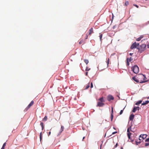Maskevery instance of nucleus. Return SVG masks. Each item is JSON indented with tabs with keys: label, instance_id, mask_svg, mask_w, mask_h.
Returning a JSON list of instances; mask_svg holds the SVG:
<instances>
[{
	"label": "nucleus",
	"instance_id": "obj_51",
	"mask_svg": "<svg viewBox=\"0 0 149 149\" xmlns=\"http://www.w3.org/2000/svg\"><path fill=\"white\" fill-rule=\"evenodd\" d=\"M147 98V99H149V97H148Z\"/></svg>",
	"mask_w": 149,
	"mask_h": 149
},
{
	"label": "nucleus",
	"instance_id": "obj_16",
	"mask_svg": "<svg viewBox=\"0 0 149 149\" xmlns=\"http://www.w3.org/2000/svg\"><path fill=\"white\" fill-rule=\"evenodd\" d=\"M85 43V42L83 40H81L79 42V43L80 45L81 44H84Z\"/></svg>",
	"mask_w": 149,
	"mask_h": 149
},
{
	"label": "nucleus",
	"instance_id": "obj_48",
	"mask_svg": "<svg viewBox=\"0 0 149 149\" xmlns=\"http://www.w3.org/2000/svg\"><path fill=\"white\" fill-rule=\"evenodd\" d=\"M1 149H5V148L2 147Z\"/></svg>",
	"mask_w": 149,
	"mask_h": 149
},
{
	"label": "nucleus",
	"instance_id": "obj_27",
	"mask_svg": "<svg viewBox=\"0 0 149 149\" xmlns=\"http://www.w3.org/2000/svg\"><path fill=\"white\" fill-rule=\"evenodd\" d=\"M141 40V39H140V38L139 37L137 38L136 39V40L137 41H140V40Z\"/></svg>",
	"mask_w": 149,
	"mask_h": 149
},
{
	"label": "nucleus",
	"instance_id": "obj_54",
	"mask_svg": "<svg viewBox=\"0 0 149 149\" xmlns=\"http://www.w3.org/2000/svg\"><path fill=\"white\" fill-rule=\"evenodd\" d=\"M113 15H112V18H113Z\"/></svg>",
	"mask_w": 149,
	"mask_h": 149
},
{
	"label": "nucleus",
	"instance_id": "obj_18",
	"mask_svg": "<svg viewBox=\"0 0 149 149\" xmlns=\"http://www.w3.org/2000/svg\"><path fill=\"white\" fill-rule=\"evenodd\" d=\"M141 102H142V101H141V100L139 101H138V102H136L135 103V104L136 105H138L139 104H141Z\"/></svg>",
	"mask_w": 149,
	"mask_h": 149
},
{
	"label": "nucleus",
	"instance_id": "obj_26",
	"mask_svg": "<svg viewBox=\"0 0 149 149\" xmlns=\"http://www.w3.org/2000/svg\"><path fill=\"white\" fill-rule=\"evenodd\" d=\"M125 109V108H124L123 109V110H121L120 112V115H121L123 113V110L124 109Z\"/></svg>",
	"mask_w": 149,
	"mask_h": 149
},
{
	"label": "nucleus",
	"instance_id": "obj_55",
	"mask_svg": "<svg viewBox=\"0 0 149 149\" xmlns=\"http://www.w3.org/2000/svg\"><path fill=\"white\" fill-rule=\"evenodd\" d=\"M113 15H112V18H113Z\"/></svg>",
	"mask_w": 149,
	"mask_h": 149
},
{
	"label": "nucleus",
	"instance_id": "obj_9",
	"mask_svg": "<svg viewBox=\"0 0 149 149\" xmlns=\"http://www.w3.org/2000/svg\"><path fill=\"white\" fill-rule=\"evenodd\" d=\"M132 58L131 57H130L129 58H127V66H128L129 65V62L131 61L132 60Z\"/></svg>",
	"mask_w": 149,
	"mask_h": 149
},
{
	"label": "nucleus",
	"instance_id": "obj_49",
	"mask_svg": "<svg viewBox=\"0 0 149 149\" xmlns=\"http://www.w3.org/2000/svg\"><path fill=\"white\" fill-rule=\"evenodd\" d=\"M121 149H123V148L122 147H121Z\"/></svg>",
	"mask_w": 149,
	"mask_h": 149
},
{
	"label": "nucleus",
	"instance_id": "obj_46",
	"mask_svg": "<svg viewBox=\"0 0 149 149\" xmlns=\"http://www.w3.org/2000/svg\"><path fill=\"white\" fill-rule=\"evenodd\" d=\"M133 54V53H130V56H132V55Z\"/></svg>",
	"mask_w": 149,
	"mask_h": 149
},
{
	"label": "nucleus",
	"instance_id": "obj_34",
	"mask_svg": "<svg viewBox=\"0 0 149 149\" xmlns=\"http://www.w3.org/2000/svg\"><path fill=\"white\" fill-rule=\"evenodd\" d=\"M111 114H113V107H112V110H111Z\"/></svg>",
	"mask_w": 149,
	"mask_h": 149
},
{
	"label": "nucleus",
	"instance_id": "obj_19",
	"mask_svg": "<svg viewBox=\"0 0 149 149\" xmlns=\"http://www.w3.org/2000/svg\"><path fill=\"white\" fill-rule=\"evenodd\" d=\"M47 117L46 116H45L44 118L42 119V121H46L47 119Z\"/></svg>",
	"mask_w": 149,
	"mask_h": 149
},
{
	"label": "nucleus",
	"instance_id": "obj_29",
	"mask_svg": "<svg viewBox=\"0 0 149 149\" xmlns=\"http://www.w3.org/2000/svg\"><path fill=\"white\" fill-rule=\"evenodd\" d=\"M111 121H112L113 118V114H111Z\"/></svg>",
	"mask_w": 149,
	"mask_h": 149
},
{
	"label": "nucleus",
	"instance_id": "obj_53",
	"mask_svg": "<svg viewBox=\"0 0 149 149\" xmlns=\"http://www.w3.org/2000/svg\"><path fill=\"white\" fill-rule=\"evenodd\" d=\"M113 15H112V18H113Z\"/></svg>",
	"mask_w": 149,
	"mask_h": 149
},
{
	"label": "nucleus",
	"instance_id": "obj_42",
	"mask_svg": "<svg viewBox=\"0 0 149 149\" xmlns=\"http://www.w3.org/2000/svg\"><path fill=\"white\" fill-rule=\"evenodd\" d=\"M134 6H135L137 8H139V6L138 5H137L135 4V5H134Z\"/></svg>",
	"mask_w": 149,
	"mask_h": 149
},
{
	"label": "nucleus",
	"instance_id": "obj_41",
	"mask_svg": "<svg viewBox=\"0 0 149 149\" xmlns=\"http://www.w3.org/2000/svg\"><path fill=\"white\" fill-rule=\"evenodd\" d=\"M51 133V132H49L48 133V136H49L50 135Z\"/></svg>",
	"mask_w": 149,
	"mask_h": 149
},
{
	"label": "nucleus",
	"instance_id": "obj_11",
	"mask_svg": "<svg viewBox=\"0 0 149 149\" xmlns=\"http://www.w3.org/2000/svg\"><path fill=\"white\" fill-rule=\"evenodd\" d=\"M93 33V28H91L89 30L88 35H90Z\"/></svg>",
	"mask_w": 149,
	"mask_h": 149
},
{
	"label": "nucleus",
	"instance_id": "obj_35",
	"mask_svg": "<svg viewBox=\"0 0 149 149\" xmlns=\"http://www.w3.org/2000/svg\"><path fill=\"white\" fill-rule=\"evenodd\" d=\"M118 143H116V144L114 146V148H115L116 147H117L118 146Z\"/></svg>",
	"mask_w": 149,
	"mask_h": 149
},
{
	"label": "nucleus",
	"instance_id": "obj_6",
	"mask_svg": "<svg viewBox=\"0 0 149 149\" xmlns=\"http://www.w3.org/2000/svg\"><path fill=\"white\" fill-rule=\"evenodd\" d=\"M34 104V101L32 100L31 101L30 103L29 104L28 106L25 109V110L26 111H27L28 109L31 106Z\"/></svg>",
	"mask_w": 149,
	"mask_h": 149
},
{
	"label": "nucleus",
	"instance_id": "obj_50",
	"mask_svg": "<svg viewBox=\"0 0 149 149\" xmlns=\"http://www.w3.org/2000/svg\"><path fill=\"white\" fill-rule=\"evenodd\" d=\"M127 2V4H128V2H127H127Z\"/></svg>",
	"mask_w": 149,
	"mask_h": 149
},
{
	"label": "nucleus",
	"instance_id": "obj_56",
	"mask_svg": "<svg viewBox=\"0 0 149 149\" xmlns=\"http://www.w3.org/2000/svg\"><path fill=\"white\" fill-rule=\"evenodd\" d=\"M125 4H127V2H126L125 3Z\"/></svg>",
	"mask_w": 149,
	"mask_h": 149
},
{
	"label": "nucleus",
	"instance_id": "obj_24",
	"mask_svg": "<svg viewBox=\"0 0 149 149\" xmlns=\"http://www.w3.org/2000/svg\"><path fill=\"white\" fill-rule=\"evenodd\" d=\"M90 87V84L88 83V85L86 86V88H85V89H88Z\"/></svg>",
	"mask_w": 149,
	"mask_h": 149
},
{
	"label": "nucleus",
	"instance_id": "obj_45",
	"mask_svg": "<svg viewBox=\"0 0 149 149\" xmlns=\"http://www.w3.org/2000/svg\"><path fill=\"white\" fill-rule=\"evenodd\" d=\"M147 47L148 48H149V44H148L147 45Z\"/></svg>",
	"mask_w": 149,
	"mask_h": 149
},
{
	"label": "nucleus",
	"instance_id": "obj_22",
	"mask_svg": "<svg viewBox=\"0 0 149 149\" xmlns=\"http://www.w3.org/2000/svg\"><path fill=\"white\" fill-rule=\"evenodd\" d=\"M40 141H41V140L42 139V132H41L40 133Z\"/></svg>",
	"mask_w": 149,
	"mask_h": 149
},
{
	"label": "nucleus",
	"instance_id": "obj_10",
	"mask_svg": "<svg viewBox=\"0 0 149 149\" xmlns=\"http://www.w3.org/2000/svg\"><path fill=\"white\" fill-rule=\"evenodd\" d=\"M139 107H134L133 109L132 112L134 113L135 112L136 110H139Z\"/></svg>",
	"mask_w": 149,
	"mask_h": 149
},
{
	"label": "nucleus",
	"instance_id": "obj_21",
	"mask_svg": "<svg viewBox=\"0 0 149 149\" xmlns=\"http://www.w3.org/2000/svg\"><path fill=\"white\" fill-rule=\"evenodd\" d=\"M40 125L42 127V130H43L44 129L43 123L42 122H41Z\"/></svg>",
	"mask_w": 149,
	"mask_h": 149
},
{
	"label": "nucleus",
	"instance_id": "obj_8",
	"mask_svg": "<svg viewBox=\"0 0 149 149\" xmlns=\"http://www.w3.org/2000/svg\"><path fill=\"white\" fill-rule=\"evenodd\" d=\"M107 100L110 101L111 100H113L114 99L113 97L111 95H108L107 97Z\"/></svg>",
	"mask_w": 149,
	"mask_h": 149
},
{
	"label": "nucleus",
	"instance_id": "obj_36",
	"mask_svg": "<svg viewBox=\"0 0 149 149\" xmlns=\"http://www.w3.org/2000/svg\"><path fill=\"white\" fill-rule=\"evenodd\" d=\"M139 37L141 39H142L143 37V35H141Z\"/></svg>",
	"mask_w": 149,
	"mask_h": 149
},
{
	"label": "nucleus",
	"instance_id": "obj_13",
	"mask_svg": "<svg viewBox=\"0 0 149 149\" xmlns=\"http://www.w3.org/2000/svg\"><path fill=\"white\" fill-rule=\"evenodd\" d=\"M134 117V115L133 114H131L130 116V120H133Z\"/></svg>",
	"mask_w": 149,
	"mask_h": 149
},
{
	"label": "nucleus",
	"instance_id": "obj_2",
	"mask_svg": "<svg viewBox=\"0 0 149 149\" xmlns=\"http://www.w3.org/2000/svg\"><path fill=\"white\" fill-rule=\"evenodd\" d=\"M132 70L134 73L136 74L139 72V68L137 65H135L132 68Z\"/></svg>",
	"mask_w": 149,
	"mask_h": 149
},
{
	"label": "nucleus",
	"instance_id": "obj_47",
	"mask_svg": "<svg viewBox=\"0 0 149 149\" xmlns=\"http://www.w3.org/2000/svg\"><path fill=\"white\" fill-rule=\"evenodd\" d=\"M85 138V136H84V137H83V139H82V141H83V140Z\"/></svg>",
	"mask_w": 149,
	"mask_h": 149
},
{
	"label": "nucleus",
	"instance_id": "obj_43",
	"mask_svg": "<svg viewBox=\"0 0 149 149\" xmlns=\"http://www.w3.org/2000/svg\"><path fill=\"white\" fill-rule=\"evenodd\" d=\"M127 132L128 133L130 132L129 128H128L127 129Z\"/></svg>",
	"mask_w": 149,
	"mask_h": 149
},
{
	"label": "nucleus",
	"instance_id": "obj_7",
	"mask_svg": "<svg viewBox=\"0 0 149 149\" xmlns=\"http://www.w3.org/2000/svg\"><path fill=\"white\" fill-rule=\"evenodd\" d=\"M147 136L146 134L141 135L140 136L139 139L140 140H143L145 139Z\"/></svg>",
	"mask_w": 149,
	"mask_h": 149
},
{
	"label": "nucleus",
	"instance_id": "obj_15",
	"mask_svg": "<svg viewBox=\"0 0 149 149\" xmlns=\"http://www.w3.org/2000/svg\"><path fill=\"white\" fill-rule=\"evenodd\" d=\"M149 102V101H146L145 102H144L142 104V105H145L148 104Z\"/></svg>",
	"mask_w": 149,
	"mask_h": 149
},
{
	"label": "nucleus",
	"instance_id": "obj_30",
	"mask_svg": "<svg viewBox=\"0 0 149 149\" xmlns=\"http://www.w3.org/2000/svg\"><path fill=\"white\" fill-rule=\"evenodd\" d=\"M145 146H149V143H145Z\"/></svg>",
	"mask_w": 149,
	"mask_h": 149
},
{
	"label": "nucleus",
	"instance_id": "obj_5",
	"mask_svg": "<svg viewBox=\"0 0 149 149\" xmlns=\"http://www.w3.org/2000/svg\"><path fill=\"white\" fill-rule=\"evenodd\" d=\"M141 77L143 79V81H141L139 82L141 83H145L147 81V80H146L147 79L146 76L145 75L142 74L141 75Z\"/></svg>",
	"mask_w": 149,
	"mask_h": 149
},
{
	"label": "nucleus",
	"instance_id": "obj_3",
	"mask_svg": "<svg viewBox=\"0 0 149 149\" xmlns=\"http://www.w3.org/2000/svg\"><path fill=\"white\" fill-rule=\"evenodd\" d=\"M139 43H136V42H134L131 45L130 48L132 49H133L134 48H137L139 49Z\"/></svg>",
	"mask_w": 149,
	"mask_h": 149
},
{
	"label": "nucleus",
	"instance_id": "obj_25",
	"mask_svg": "<svg viewBox=\"0 0 149 149\" xmlns=\"http://www.w3.org/2000/svg\"><path fill=\"white\" fill-rule=\"evenodd\" d=\"M90 70V68H89L88 67H86V71H88Z\"/></svg>",
	"mask_w": 149,
	"mask_h": 149
},
{
	"label": "nucleus",
	"instance_id": "obj_44",
	"mask_svg": "<svg viewBox=\"0 0 149 149\" xmlns=\"http://www.w3.org/2000/svg\"><path fill=\"white\" fill-rule=\"evenodd\" d=\"M88 72H86V76H88Z\"/></svg>",
	"mask_w": 149,
	"mask_h": 149
},
{
	"label": "nucleus",
	"instance_id": "obj_32",
	"mask_svg": "<svg viewBox=\"0 0 149 149\" xmlns=\"http://www.w3.org/2000/svg\"><path fill=\"white\" fill-rule=\"evenodd\" d=\"M146 142H149V138L145 140Z\"/></svg>",
	"mask_w": 149,
	"mask_h": 149
},
{
	"label": "nucleus",
	"instance_id": "obj_37",
	"mask_svg": "<svg viewBox=\"0 0 149 149\" xmlns=\"http://www.w3.org/2000/svg\"><path fill=\"white\" fill-rule=\"evenodd\" d=\"M139 37L141 39H142L143 37V35H141Z\"/></svg>",
	"mask_w": 149,
	"mask_h": 149
},
{
	"label": "nucleus",
	"instance_id": "obj_1",
	"mask_svg": "<svg viewBox=\"0 0 149 149\" xmlns=\"http://www.w3.org/2000/svg\"><path fill=\"white\" fill-rule=\"evenodd\" d=\"M99 101L97 103V106L99 107H102L105 105L104 102L105 100L103 97H102L98 99Z\"/></svg>",
	"mask_w": 149,
	"mask_h": 149
},
{
	"label": "nucleus",
	"instance_id": "obj_39",
	"mask_svg": "<svg viewBox=\"0 0 149 149\" xmlns=\"http://www.w3.org/2000/svg\"><path fill=\"white\" fill-rule=\"evenodd\" d=\"M117 132H113L112 133V134H115L116 133H117Z\"/></svg>",
	"mask_w": 149,
	"mask_h": 149
},
{
	"label": "nucleus",
	"instance_id": "obj_20",
	"mask_svg": "<svg viewBox=\"0 0 149 149\" xmlns=\"http://www.w3.org/2000/svg\"><path fill=\"white\" fill-rule=\"evenodd\" d=\"M84 61L87 65L88 63L89 62L88 60L86 59H84Z\"/></svg>",
	"mask_w": 149,
	"mask_h": 149
},
{
	"label": "nucleus",
	"instance_id": "obj_38",
	"mask_svg": "<svg viewBox=\"0 0 149 149\" xmlns=\"http://www.w3.org/2000/svg\"><path fill=\"white\" fill-rule=\"evenodd\" d=\"M88 35H87V34L86 35V37L85 38V39H88Z\"/></svg>",
	"mask_w": 149,
	"mask_h": 149
},
{
	"label": "nucleus",
	"instance_id": "obj_14",
	"mask_svg": "<svg viewBox=\"0 0 149 149\" xmlns=\"http://www.w3.org/2000/svg\"><path fill=\"white\" fill-rule=\"evenodd\" d=\"M132 79L136 82H139V80H138L135 77H133L132 78Z\"/></svg>",
	"mask_w": 149,
	"mask_h": 149
},
{
	"label": "nucleus",
	"instance_id": "obj_52",
	"mask_svg": "<svg viewBox=\"0 0 149 149\" xmlns=\"http://www.w3.org/2000/svg\"><path fill=\"white\" fill-rule=\"evenodd\" d=\"M113 15H112V18H113Z\"/></svg>",
	"mask_w": 149,
	"mask_h": 149
},
{
	"label": "nucleus",
	"instance_id": "obj_31",
	"mask_svg": "<svg viewBox=\"0 0 149 149\" xmlns=\"http://www.w3.org/2000/svg\"><path fill=\"white\" fill-rule=\"evenodd\" d=\"M6 143L5 142L4 143L2 146V147L5 148V146H6Z\"/></svg>",
	"mask_w": 149,
	"mask_h": 149
},
{
	"label": "nucleus",
	"instance_id": "obj_17",
	"mask_svg": "<svg viewBox=\"0 0 149 149\" xmlns=\"http://www.w3.org/2000/svg\"><path fill=\"white\" fill-rule=\"evenodd\" d=\"M131 135V133H130V132L127 133V136L129 139H130V136Z\"/></svg>",
	"mask_w": 149,
	"mask_h": 149
},
{
	"label": "nucleus",
	"instance_id": "obj_40",
	"mask_svg": "<svg viewBox=\"0 0 149 149\" xmlns=\"http://www.w3.org/2000/svg\"><path fill=\"white\" fill-rule=\"evenodd\" d=\"M141 143V141H139V142H137V141H136V143L138 144V143Z\"/></svg>",
	"mask_w": 149,
	"mask_h": 149
},
{
	"label": "nucleus",
	"instance_id": "obj_4",
	"mask_svg": "<svg viewBox=\"0 0 149 149\" xmlns=\"http://www.w3.org/2000/svg\"><path fill=\"white\" fill-rule=\"evenodd\" d=\"M146 47V44H142L139 47L138 49L141 51H143L145 49Z\"/></svg>",
	"mask_w": 149,
	"mask_h": 149
},
{
	"label": "nucleus",
	"instance_id": "obj_23",
	"mask_svg": "<svg viewBox=\"0 0 149 149\" xmlns=\"http://www.w3.org/2000/svg\"><path fill=\"white\" fill-rule=\"evenodd\" d=\"M109 58H108V59H107V66H108L109 65Z\"/></svg>",
	"mask_w": 149,
	"mask_h": 149
},
{
	"label": "nucleus",
	"instance_id": "obj_12",
	"mask_svg": "<svg viewBox=\"0 0 149 149\" xmlns=\"http://www.w3.org/2000/svg\"><path fill=\"white\" fill-rule=\"evenodd\" d=\"M64 129V127L63 126L61 125V128L59 132V134H60L61 132L63 131V130Z\"/></svg>",
	"mask_w": 149,
	"mask_h": 149
},
{
	"label": "nucleus",
	"instance_id": "obj_33",
	"mask_svg": "<svg viewBox=\"0 0 149 149\" xmlns=\"http://www.w3.org/2000/svg\"><path fill=\"white\" fill-rule=\"evenodd\" d=\"M93 87V85L92 82H91V88H92Z\"/></svg>",
	"mask_w": 149,
	"mask_h": 149
},
{
	"label": "nucleus",
	"instance_id": "obj_28",
	"mask_svg": "<svg viewBox=\"0 0 149 149\" xmlns=\"http://www.w3.org/2000/svg\"><path fill=\"white\" fill-rule=\"evenodd\" d=\"M102 34H101L100 36V40H101L102 38Z\"/></svg>",
	"mask_w": 149,
	"mask_h": 149
}]
</instances>
